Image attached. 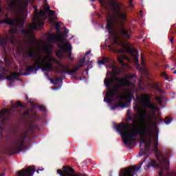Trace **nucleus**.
<instances>
[{
  "mask_svg": "<svg viewBox=\"0 0 176 176\" xmlns=\"http://www.w3.org/2000/svg\"><path fill=\"white\" fill-rule=\"evenodd\" d=\"M125 21L118 22V34L119 35L114 34L113 35V43L116 46H122L123 43V39H129L130 34L129 32L126 31V26H124Z\"/></svg>",
  "mask_w": 176,
  "mask_h": 176,
  "instance_id": "obj_6",
  "label": "nucleus"
},
{
  "mask_svg": "<svg viewBox=\"0 0 176 176\" xmlns=\"http://www.w3.org/2000/svg\"><path fill=\"white\" fill-rule=\"evenodd\" d=\"M56 64L59 67L56 70L58 74H60L59 71H63L64 69H68V67L67 66H65V65H63V63H61L60 62H58V63H56Z\"/></svg>",
  "mask_w": 176,
  "mask_h": 176,
  "instance_id": "obj_24",
  "label": "nucleus"
},
{
  "mask_svg": "<svg viewBox=\"0 0 176 176\" xmlns=\"http://www.w3.org/2000/svg\"><path fill=\"white\" fill-rule=\"evenodd\" d=\"M49 41L52 43L58 42V47L67 54L68 60L74 61V58L71 57V56H72V46H71L69 43H64V38H63L61 36L57 34L50 35Z\"/></svg>",
  "mask_w": 176,
  "mask_h": 176,
  "instance_id": "obj_5",
  "label": "nucleus"
},
{
  "mask_svg": "<svg viewBox=\"0 0 176 176\" xmlns=\"http://www.w3.org/2000/svg\"><path fill=\"white\" fill-rule=\"evenodd\" d=\"M36 68H37L38 70L41 69V71H43V65H36Z\"/></svg>",
  "mask_w": 176,
  "mask_h": 176,
  "instance_id": "obj_44",
  "label": "nucleus"
},
{
  "mask_svg": "<svg viewBox=\"0 0 176 176\" xmlns=\"http://www.w3.org/2000/svg\"><path fill=\"white\" fill-rule=\"evenodd\" d=\"M53 63H54L55 64H58V60H57L56 59L54 58L53 59Z\"/></svg>",
  "mask_w": 176,
  "mask_h": 176,
  "instance_id": "obj_58",
  "label": "nucleus"
},
{
  "mask_svg": "<svg viewBox=\"0 0 176 176\" xmlns=\"http://www.w3.org/2000/svg\"><path fill=\"white\" fill-rule=\"evenodd\" d=\"M90 53H91V52L87 51V52L85 53V56H89V54H90Z\"/></svg>",
  "mask_w": 176,
  "mask_h": 176,
  "instance_id": "obj_60",
  "label": "nucleus"
},
{
  "mask_svg": "<svg viewBox=\"0 0 176 176\" xmlns=\"http://www.w3.org/2000/svg\"><path fill=\"white\" fill-rule=\"evenodd\" d=\"M10 115H12L10 109H5L0 111V119L3 118L1 121V124H5V122H6V120H10ZM4 116L7 117L4 118Z\"/></svg>",
  "mask_w": 176,
  "mask_h": 176,
  "instance_id": "obj_14",
  "label": "nucleus"
},
{
  "mask_svg": "<svg viewBox=\"0 0 176 176\" xmlns=\"http://www.w3.org/2000/svg\"><path fill=\"white\" fill-rule=\"evenodd\" d=\"M43 25H45V22L41 19H38L36 22L28 25L30 30L22 29L21 34L25 35V38H30V36H32V35H34V32L32 31L40 30V28H38V27H43Z\"/></svg>",
  "mask_w": 176,
  "mask_h": 176,
  "instance_id": "obj_8",
  "label": "nucleus"
},
{
  "mask_svg": "<svg viewBox=\"0 0 176 176\" xmlns=\"http://www.w3.org/2000/svg\"><path fill=\"white\" fill-rule=\"evenodd\" d=\"M158 145H159V143L157 142H157H156V143H155V149H157V146H158Z\"/></svg>",
  "mask_w": 176,
  "mask_h": 176,
  "instance_id": "obj_55",
  "label": "nucleus"
},
{
  "mask_svg": "<svg viewBox=\"0 0 176 176\" xmlns=\"http://www.w3.org/2000/svg\"><path fill=\"white\" fill-rule=\"evenodd\" d=\"M53 60H54V58H49L48 59V61H50V63H52L53 62Z\"/></svg>",
  "mask_w": 176,
  "mask_h": 176,
  "instance_id": "obj_62",
  "label": "nucleus"
},
{
  "mask_svg": "<svg viewBox=\"0 0 176 176\" xmlns=\"http://www.w3.org/2000/svg\"><path fill=\"white\" fill-rule=\"evenodd\" d=\"M111 60L109 58H104L102 60H99L98 64L99 65H102L105 64V63H109Z\"/></svg>",
  "mask_w": 176,
  "mask_h": 176,
  "instance_id": "obj_32",
  "label": "nucleus"
},
{
  "mask_svg": "<svg viewBox=\"0 0 176 176\" xmlns=\"http://www.w3.org/2000/svg\"><path fill=\"white\" fill-rule=\"evenodd\" d=\"M118 63H120V64H124V62L123 61V58H118Z\"/></svg>",
  "mask_w": 176,
  "mask_h": 176,
  "instance_id": "obj_47",
  "label": "nucleus"
},
{
  "mask_svg": "<svg viewBox=\"0 0 176 176\" xmlns=\"http://www.w3.org/2000/svg\"><path fill=\"white\" fill-rule=\"evenodd\" d=\"M86 61V57H83L82 59H80L78 63H77V66L79 67V68H82V67H85V63Z\"/></svg>",
  "mask_w": 176,
  "mask_h": 176,
  "instance_id": "obj_29",
  "label": "nucleus"
},
{
  "mask_svg": "<svg viewBox=\"0 0 176 176\" xmlns=\"http://www.w3.org/2000/svg\"><path fill=\"white\" fill-rule=\"evenodd\" d=\"M34 74H36V72H38V71L36 65H35V67L34 68Z\"/></svg>",
  "mask_w": 176,
  "mask_h": 176,
  "instance_id": "obj_57",
  "label": "nucleus"
},
{
  "mask_svg": "<svg viewBox=\"0 0 176 176\" xmlns=\"http://www.w3.org/2000/svg\"><path fill=\"white\" fill-rule=\"evenodd\" d=\"M110 67L112 69V76L109 78H104V83L108 89V91L106 93V97L104 98V102L109 104L112 102V98L117 95L118 98L120 99V101H123V100L125 99L124 104H126V107H127V104H130V102H131V100L134 98V95H133L130 90H127V96L119 94V90H120L122 87L131 86V82L124 78H120L116 76V75L119 76L122 74L121 67H116L115 65H111Z\"/></svg>",
  "mask_w": 176,
  "mask_h": 176,
  "instance_id": "obj_1",
  "label": "nucleus"
},
{
  "mask_svg": "<svg viewBox=\"0 0 176 176\" xmlns=\"http://www.w3.org/2000/svg\"><path fill=\"white\" fill-rule=\"evenodd\" d=\"M10 33L12 35L10 38L11 43H14V40L16 39V37L14 36V34H16V29H11L10 30Z\"/></svg>",
  "mask_w": 176,
  "mask_h": 176,
  "instance_id": "obj_28",
  "label": "nucleus"
},
{
  "mask_svg": "<svg viewBox=\"0 0 176 176\" xmlns=\"http://www.w3.org/2000/svg\"><path fill=\"white\" fill-rule=\"evenodd\" d=\"M44 75H45V76H49V73L45 72V73H44Z\"/></svg>",
  "mask_w": 176,
  "mask_h": 176,
  "instance_id": "obj_64",
  "label": "nucleus"
},
{
  "mask_svg": "<svg viewBox=\"0 0 176 176\" xmlns=\"http://www.w3.org/2000/svg\"><path fill=\"white\" fill-rule=\"evenodd\" d=\"M111 7L113 10L116 12V16L119 20L118 23L126 21V19H127V14H126V12L122 11L120 5L117 4L115 1H113L111 3Z\"/></svg>",
  "mask_w": 176,
  "mask_h": 176,
  "instance_id": "obj_9",
  "label": "nucleus"
},
{
  "mask_svg": "<svg viewBox=\"0 0 176 176\" xmlns=\"http://www.w3.org/2000/svg\"><path fill=\"white\" fill-rule=\"evenodd\" d=\"M129 78H130L131 79H133V78H135V74H129Z\"/></svg>",
  "mask_w": 176,
  "mask_h": 176,
  "instance_id": "obj_53",
  "label": "nucleus"
},
{
  "mask_svg": "<svg viewBox=\"0 0 176 176\" xmlns=\"http://www.w3.org/2000/svg\"><path fill=\"white\" fill-rule=\"evenodd\" d=\"M35 171H36L35 166H28L26 168L18 171L17 174L18 176H32Z\"/></svg>",
  "mask_w": 176,
  "mask_h": 176,
  "instance_id": "obj_13",
  "label": "nucleus"
},
{
  "mask_svg": "<svg viewBox=\"0 0 176 176\" xmlns=\"http://www.w3.org/2000/svg\"><path fill=\"white\" fill-rule=\"evenodd\" d=\"M152 144V139L148 138L146 139V144H144V147L140 148V151L139 152L140 156H144V155H146L148 152H149V149H151V144Z\"/></svg>",
  "mask_w": 176,
  "mask_h": 176,
  "instance_id": "obj_15",
  "label": "nucleus"
},
{
  "mask_svg": "<svg viewBox=\"0 0 176 176\" xmlns=\"http://www.w3.org/2000/svg\"><path fill=\"white\" fill-rule=\"evenodd\" d=\"M128 52H129V53H133V51L130 48H128Z\"/></svg>",
  "mask_w": 176,
  "mask_h": 176,
  "instance_id": "obj_63",
  "label": "nucleus"
},
{
  "mask_svg": "<svg viewBox=\"0 0 176 176\" xmlns=\"http://www.w3.org/2000/svg\"><path fill=\"white\" fill-rule=\"evenodd\" d=\"M155 100L159 104V105H162V104H163V100L162 99V97L156 96Z\"/></svg>",
  "mask_w": 176,
  "mask_h": 176,
  "instance_id": "obj_36",
  "label": "nucleus"
},
{
  "mask_svg": "<svg viewBox=\"0 0 176 176\" xmlns=\"http://www.w3.org/2000/svg\"><path fill=\"white\" fill-rule=\"evenodd\" d=\"M130 120H134V119L133 118V116H129L128 118L126 120V122L129 123Z\"/></svg>",
  "mask_w": 176,
  "mask_h": 176,
  "instance_id": "obj_42",
  "label": "nucleus"
},
{
  "mask_svg": "<svg viewBox=\"0 0 176 176\" xmlns=\"http://www.w3.org/2000/svg\"><path fill=\"white\" fill-rule=\"evenodd\" d=\"M106 29L109 30V31H111L112 30V21L111 20L107 19Z\"/></svg>",
  "mask_w": 176,
  "mask_h": 176,
  "instance_id": "obj_30",
  "label": "nucleus"
},
{
  "mask_svg": "<svg viewBox=\"0 0 176 176\" xmlns=\"http://www.w3.org/2000/svg\"><path fill=\"white\" fill-rule=\"evenodd\" d=\"M55 28H56V30H60V23L57 22L55 24Z\"/></svg>",
  "mask_w": 176,
  "mask_h": 176,
  "instance_id": "obj_46",
  "label": "nucleus"
},
{
  "mask_svg": "<svg viewBox=\"0 0 176 176\" xmlns=\"http://www.w3.org/2000/svg\"><path fill=\"white\" fill-rule=\"evenodd\" d=\"M38 109H40V111H42L43 112H46V108L44 106L38 105Z\"/></svg>",
  "mask_w": 176,
  "mask_h": 176,
  "instance_id": "obj_40",
  "label": "nucleus"
},
{
  "mask_svg": "<svg viewBox=\"0 0 176 176\" xmlns=\"http://www.w3.org/2000/svg\"><path fill=\"white\" fill-rule=\"evenodd\" d=\"M160 76H162V78H164L165 80H168V79H170V77H168L166 72L161 73Z\"/></svg>",
  "mask_w": 176,
  "mask_h": 176,
  "instance_id": "obj_37",
  "label": "nucleus"
},
{
  "mask_svg": "<svg viewBox=\"0 0 176 176\" xmlns=\"http://www.w3.org/2000/svg\"><path fill=\"white\" fill-rule=\"evenodd\" d=\"M66 176H82V175H74V174L67 173Z\"/></svg>",
  "mask_w": 176,
  "mask_h": 176,
  "instance_id": "obj_51",
  "label": "nucleus"
},
{
  "mask_svg": "<svg viewBox=\"0 0 176 176\" xmlns=\"http://www.w3.org/2000/svg\"><path fill=\"white\" fill-rule=\"evenodd\" d=\"M19 76H20V73H10V76H7L6 79H7L10 83H14V80H19V78H19Z\"/></svg>",
  "mask_w": 176,
  "mask_h": 176,
  "instance_id": "obj_17",
  "label": "nucleus"
},
{
  "mask_svg": "<svg viewBox=\"0 0 176 176\" xmlns=\"http://www.w3.org/2000/svg\"><path fill=\"white\" fill-rule=\"evenodd\" d=\"M35 14L38 17H41L42 16H45L46 13L45 12L44 10H41L40 12H37L36 10L35 11Z\"/></svg>",
  "mask_w": 176,
  "mask_h": 176,
  "instance_id": "obj_34",
  "label": "nucleus"
},
{
  "mask_svg": "<svg viewBox=\"0 0 176 176\" xmlns=\"http://www.w3.org/2000/svg\"><path fill=\"white\" fill-rule=\"evenodd\" d=\"M116 131L119 133L122 138V141L125 145H131V141H134V138L138 137H144L146 134H151L153 135L152 132L149 128L146 126H143L142 128L135 129L132 131H130V126L129 124L121 122L116 126Z\"/></svg>",
  "mask_w": 176,
  "mask_h": 176,
  "instance_id": "obj_2",
  "label": "nucleus"
},
{
  "mask_svg": "<svg viewBox=\"0 0 176 176\" xmlns=\"http://www.w3.org/2000/svg\"><path fill=\"white\" fill-rule=\"evenodd\" d=\"M50 6L49 5L44 8L45 13H50Z\"/></svg>",
  "mask_w": 176,
  "mask_h": 176,
  "instance_id": "obj_39",
  "label": "nucleus"
},
{
  "mask_svg": "<svg viewBox=\"0 0 176 176\" xmlns=\"http://www.w3.org/2000/svg\"><path fill=\"white\" fill-rule=\"evenodd\" d=\"M155 157L158 163L155 160H150L144 166V170H148L150 167H153L154 168H160V172L158 173V176H176V172L168 173V170L170 169V161H168V158L163 156V154L160 151L157 153Z\"/></svg>",
  "mask_w": 176,
  "mask_h": 176,
  "instance_id": "obj_3",
  "label": "nucleus"
},
{
  "mask_svg": "<svg viewBox=\"0 0 176 176\" xmlns=\"http://www.w3.org/2000/svg\"><path fill=\"white\" fill-rule=\"evenodd\" d=\"M164 123H166V124H170V123H171V122H173V118H170L169 117H166L164 120Z\"/></svg>",
  "mask_w": 176,
  "mask_h": 176,
  "instance_id": "obj_38",
  "label": "nucleus"
},
{
  "mask_svg": "<svg viewBox=\"0 0 176 176\" xmlns=\"http://www.w3.org/2000/svg\"><path fill=\"white\" fill-rule=\"evenodd\" d=\"M23 115H24L25 116H27L30 115V111H24V112H23Z\"/></svg>",
  "mask_w": 176,
  "mask_h": 176,
  "instance_id": "obj_54",
  "label": "nucleus"
},
{
  "mask_svg": "<svg viewBox=\"0 0 176 176\" xmlns=\"http://www.w3.org/2000/svg\"><path fill=\"white\" fill-rule=\"evenodd\" d=\"M16 105L18 106V107H21V108H23V104L21 103V102H20V101H18L17 102V103H16Z\"/></svg>",
  "mask_w": 176,
  "mask_h": 176,
  "instance_id": "obj_50",
  "label": "nucleus"
},
{
  "mask_svg": "<svg viewBox=\"0 0 176 176\" xmlns=\"http://www.w3.org/2000/svg\"><path fill=\"white\" fill-rule=\"evenodd\" d=\"M48 13L51 16H54V14H56V11H53V10H50V12H48Z\"/></svg>",
  "mask_w": 176,
  "mask_h": 176,
  "instance_id": "obj_49",
  "label": "nucleus"
},
{
  "mask_svg": "<svg viewBox=\"0 0 176 176\" xmlns=\"http://www.w3.org/2000/svg\"><path fill=\"white\" fill-rule=\"evenodd\" d=\"M24 0H8V6L10 11L14 16H19L20 13V8H21V3Z\"/></svg>",
  "mask_w": 176,
  "mask_h": 176,
  "instance_id": "obj_10",
  "label": "nucleus"
},
{
  "mask_svg": "<svg viewBox=\"0 0 176 176\" xmlns=\"http://www.w3.org/2000/svg\"><path fill=\"white\" fill-rule=\"evenodd\" d=\"M64 53H65V52H64V50H58L56 52V55L58 57V58L61 60V58H63V57H64Z\"/></svg>",
  "mask_w": 176,
  "mask_h": 176,
  "instance_id": "obj_27",
  "label": "nucleus"
},
{
  "mask_svg": "<svg viewBox=\"0 0 176 176\" xmlns=\"http://www.w3.org/2000/svg\"><path fill=\"white\" fill-rule=\"evenodd\" d=\"M57 173L59 174L60 176H63L64 175V173H63V170H61L60 169L57 170Z\"/></svg>",
  "mask_w": 176,
  "mask_h": 176,
  "instance_id": "obj_45",
  "label": "nucleus"
},
{
  "mask_svg": "<svg viewBox=\"0 0 176 176\" xmlns=\"http://www.w3.org/2000/svg\"><path fill=\"white\" fill-rule=\"evenodd\" d=\"M170 42H171V43H173V42H174V37H171V38L170 39Z\"/></svg>",
  "mask_w": 176,
  "mask_h": 176,
  "instance_id": "obj_61",
  "label": "nucleus"
},
{
  "mask_svg": "<svg viewBox=\"0 0 176 176\" xmlns=\"http://www.w3.org/2000/svg\"><path fill=\"white\" fill-rule=\"evenodd\" d=\"M6 45H8V38L0 36V45L3 49H5V47H6Z\"/></svg>",
  "mask_w": 176,
  "mask_h": 176,
  "instance_id": "obj_21",
  "label": "nucleus"
},
{
  "mask_svg": "<svg viewBox=\"0 0 176 176\" xmlns=\"http://www.w3.org/2000/svg\"><path fill=\"white\" fill-rule=\"evenodd\" d=\"M63 77H56L54 80V81H53V80H51L52 83H53V85H54L55 86H57V85H58V83H63Z\"/></svg>",
  "mask_w": 176,
  "mask_h": 176,
  "instance_id": "obj_26",
  "label": "nucleus"
},
{
  "mask_svg": "<svg viewBox=\"0 0 176 176\" xmlns=\"http://www.w3.org/2000/svg\"><path fill=\"white\" fill-rule=\"evenodd\" d=\"M146 135H144V137H141L140 140V148H141V146H142V144H146Z\"/></svg>",
  "mask_w": 176,
  "mask_h": 176,
  "instance_id": "obj_33",
  "label": "nucleus"
},
{
  "mask_svg": "<svg viewBox=\"0 0 176 176\" xmlns=\"http://www.w3.org/2000/svg\"><path fill=\"white\" fill-rule=\"evenodd\" d=\"M142 98L144 99L142 102L144 108H148L151 109L152 113H155L156 111H159V107L151 102V96L146 94L142 95Z\"/></svg>",
  "mask_w": 176,
  "mask_h": 176,
  "instance_id": "obj_11",
  "label": "nucleus"
},
{
  "mask_svg": "<svg viewBox=\"0 0 176 176\" xmlns=\"http://www.w3.org/2000/svg\"><path fill=\"white\" fill-rule=\"evenodd\" d=\"M56 64L59 67L56 70L58 74H60L59 71H63L64 69H68V67L67 66H65V65H63V63H61L60 62H58V63H56Z\"/></svg>",
  "mask_w": 176,
  "mask_h": 176,
  "instance_id": "obj_25",
  "label": "nucleus"
},
{
  "mask_svg": "<svg viewBox=\"0 0 176 176\" xmlns=\"http://www.w3.org/2000/svg\"><path fill=\"white\" fill-rule=\"evenodd\" d=\"M135 111H138V114L139 115V119L143 126L146 127H149V124H152L153 122V118L151 114H148L146 110H141L138 106L134 107Z\"/></svg>",
  "mask_w": 176,
  "mask_h": 176,
  "instance_id": "obj_7",
  "label": "nucleus"
},
{
  "mask_svg": "<svg viewBox=\"0 0 176 176\" xmlns=\"http://www.w3.org/2000/svg\"><path fill=\"white\" fill-rule=\"evenodd\" d=\"M36 68H37L38 70L41 69V71H43V65H36Z\"/></svg>",
  "mask_w": 176,
  "mask_h": 176,
  "instance_id": "obj_43",
  "label": "nucleus"
},
{
  "mask_svg": "<svg viewBox=\"0 0 176 176\" xmlns=\"http://www.w3.org/2000/svg\"><path fill=\"white\" fill-rule=\"evenodd\" d=\"M0 24H8V25H14V22L11 19L6 18L5 20L0 19Z\"/></svg>",
  "mask_w": 176,
  "mask_h": 176,
  "instance_id": "obj_22",
  "label": "nucleus"
},
{
  "mask_svg": "<svg viewBox=\"0 0 176 176\" xmlns=\"http://www.w3.org/2000/svg\"><path fill=\"white\" fill-rule=\"evenodd\" d=\"M57 19V17H52L50 19L51 21H54V20Z\"/></svg>",
  "mask_w": 176,
  "mask_h": 176,
  "instance_id": "obj_59",
  "label": "nucleus"
},
{
  "mask_svg": "<svg viewBox=\"0 0 176 176\" xmlns=\"http://www.w3.org/2000/svg\"><path fill=\"white\" fill-rule=\"evenodd\" d=\"M116 108H126V103L120 101V102H116L114 105L111 106V109H113V111H115Z\"/></svg>",
  "mask_w": 176,
  "mask_h": 176,
  "instance_id": "obj_20",
  "label": "nucleus"
},
{
  "mask_svg": "<svg viewBox=\"0 0 176 176\" xmlns=\"http://www.w3.org/2000/svg\"><path fill=\"white\" fill-rule=\"evenodd\" d=\"M67 170L69 173H75V170H74V168L71 167H67Z\"/></svg>",
  "mask_w": 176,
  "mask_h": 176,
  "instance_id": "obj_48",
  "label": "nucleus"
},
{
  "mask_svg": "<svg viewBox=\"0 0 176 176\" xmlns=\"http://www.w3.org/2000/svg\"><path fill=\"white\" fill-rule=\"evenodd\" d=\"M24 56L35 60V51L33 49H28V51L24 54Z\"/></svg>",
  "mask_w": 176,
  "mask_h": 176,
  "instance_id": "obj_18",
  "label": "nucleus"
},
{
  "mask_svg": "<svg viewBox=\"0 0 176 176\" xmlns=\"http://www.w3.org/2000/svg\"><path fill=\"white\" fill-rule=\"evenodd\" d=\"M144 164V162L140 163V166L134 165L133 166L129 167L128 169H122L120 173V176H134V173L138 171L141 166Z\"/></svg>",
  "mask_w": 176,
  "mask_h": 176,
  "instance_id": "obj_12",
  "label": "nucleus"
},
{
  "mask_svg": "<svg viewBox=\"0 0 176 176\" xmlns=\"http://www.w3.org/2000/svg\"><path fill=\"white\" fill-rule=\"evenodd\" d=\"M53 69V63H47L45 65L43 64V72L47 71L48 72H52Z\"/></svg>",
  "mask_w": 176,
  "mask_h": 176,
  "instance_id": "obj_19",
  "label": "nucleus"
},
{
  "mask_svg": "<svg viewBox=\"0 0 176 176\" xmlns=\"http://www.w3.org/2000/svg\"><path fill=\"white\" fill-rule=\"evenodd\" d=\"M169 32L171 35H174V34H176V25H173L172 26V28L170 29Z\"/></svg>",
  "mask_w": 176,
  "mask_h": 176,
  "instance_id": "obj_35",
  "label": "nucleus"
},
{
  "mask_svg": "<svg viewBox=\"0 0 176 176\" xmlns=\"http://www.w3.org/2000/svg\"><path fill=\"white\" fill-rule=\"evenodd\" d=\"M25 140H28V131H27L18 135L12 144L7 148L8 155H16V153L23 152V149L25 148Z\"/></svg>",
  "mask_w": 176,
  "mask_h": 176,
  "instance_id": "obj_4",
  "label": "nucleus"
},
{
  "mask_svg": "<svg viewBox=\"0 0 176 176\" xmlns=\"http://www.w3.org/2000/svg\"><path fill=\"white\" fill-rule=\"evenodd\" d=\"M45 63H46V60H39L37 59H35L34 60V64H33V65H43V64H45Z\"/></svg>",
  "mask_w": 176,
  "mask_h": 176,
  "instance_id": "obj_31",
  "label": "nucleus"
},
{
  "mask_svg": "<svg viewBox=\"0 0 176 176\" xmlns=\"http://www.w3.org/2000/svg\"><path fill=\"white\" fill-rule=\"evenodd\" d=\"M36 60H38V61H42V56H38Z\"/></svg>",
  "mask_w": 176,
  "mask_h": 176,
  "instance_id": "obj_56",
  "label": "nucleus"
},
{
  "mask_svg": "<svg viewBox=\"0 0 176 176\" xmlns=\"http://www.w3.org/2000/svg\"><path fill=\"white\" fill-rule=\"evenodd\" d=\"M129 126V129L131 127H134V126H137V122L135 121V120H133V122L132 124H131Z\"/></svg>",
  "mask_w": 176,
  "mask_h": 176,
  "instance_id": "obj_41",
  "label": "nucleus"
},
{
  "mask_svg": "<svg viewBox=\"0 0 176 176\" xmlns=\"http://www.w3.org/2000/svg\"><path fill=\"white\" fill-rule=\"evenodd\" d=\"M80 69V67L78 66H76L74 69H69V67L67 69L64 70H59V73L63 75V74H67L68 75H74V74H76V72H78Z\"/></svg>",
  "mask_w": 176,
  "mask_h": 176,
  "instance_id": "obj_16",
  "label": "nucleus"
},
{
  "mask_svg": "<svg viewBox=\"0 0 176 176\" xmlns=\"http://www.w3.org/2000/svg\"><path fill=\"white\" fill-rule=\"evenodd\" d=\"M34 68H35V65L29 66L27 68L25 73L23 74V76H27L28 75H30V74H31V72H34Z\"/></svg>",
  "mask_w": 176,
  "mask_h": 176,
  "instance_id": "obj_23",
  "label": "nucleus"
},
{
  "mask_svg": "<svg viewBox=\"0 0 176 176\" xmlns=\"http://www.w3.org/2000/svg\"><path fill=\"white\" fill-rule=\"evenodd\" d=\"M3 76H5V74H0V80H3Z\"/></svg>",
  "mask_w": 176,
  "mask_h": 176,
  "instance_id": "obj_52",
  "label": "nucleus"
}]
</instances>
